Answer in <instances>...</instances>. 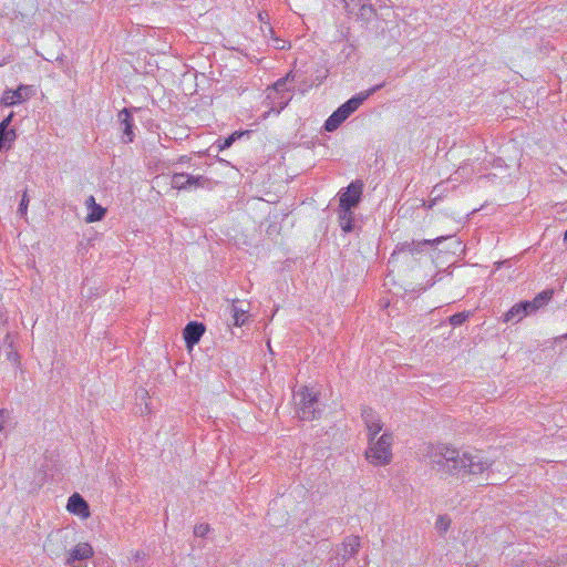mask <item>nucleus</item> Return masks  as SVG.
Segmentation results:
<instances>
[{"label":"nucleus","mask_w":567,"mask_h":567,"mask_svg":"<svg viewBox=\"0 0 567 567\" xmlns=\"http://www.w3.org/2000/svg\"><path fill=\"white\" fill-rule=\"evenodd\" d=\"M534 311L530 310V305L528 303V300L520 301L518 303H515L505 315H504V321L505 322H512L517 323L520 320H523L526 316L533 313Z\"/></svg>","instance_id":"obj_12"},{"label":"nucleus","mask_w":567,"mask_h":567,"mask_svg":"<svg viewBox=\"0 0 567 567\" xmlns=\"http://www.w3.org/2000/svg\"><path fill=\"white\" fill-rule=\"evenodd\" d=\"M27 86H20L16 91H6L2 97V101L6 105H14L24 100L23 91H27Z\"/></svg>","instance_id":"obj_21"},{"label":"nucleus","mask_w":567,"mask_h":567,"mask_svg":"<svg viewBox=\"0 0 567 567\" xmlns=\"http://www.w3.org/2000/svg\"><path fill=\"white\" fill-rule=\"evenodd\" d=\"M363 190V183L359 179L352 182L346 189L339 194V207L341 208H355L360 200Z\"/></svg>","instance_id":"obj_6"},{"label":"nucleus","mask_w":567,"mask_h":567,"mask_svg":"<svg viewBox=\"0 0 567 567\" xmlns=\"http://www.w3.org/2000/svg\"><path fill=\"white\" fill-rule=\"evenodd\" d=\"M66 508L70 513L87 518L90 516V508L86 501L78 493L71 495L68 499Z\"/></svg>","instance_id":"obj_13"},{"label":"nucleus","mask_w":567,"mask_h":567,"mask_svg":"<svg viewBox=\"0 0 567 567\" xmlns=\"http://www.w3.org/2000/svg\"><path fill=\"white\" fill-rule=\"evenodd\" d=\"M248 306L245 307V302L238 300V299H235L233 300L231 302V307H230V312H231V317H233V324L235 327H241L243 324H245L248 316Z\"/></svg>","instance_id":"obj_14"},{"label":"nucleus","mask_w":567,"mask_h":567,"mask_svg":"<svg viewBox=\"0 0 567 567\" xmlns=\"http://www.w3.org/2000/svg\"><path fill=\"white\" fill-rule=\"evenodd\" d=\"M299 78H300V75L298 72L290 71L285 78H280L279 80H277L274 83L272 90L276 91L277 93H284V92L288 91L287 82L299 81Z\"/></svg>","instance_id":"obj_22"},{"label":"nucleus","mask_w":567,"mask_h":567,"mask_svg":"<svg viewBox=\"0 0 567 567\" xmlns=\"http://www.w3.org/2000/svg\"><path fill=\"white\" fill-rule=\"evenodd\" d=\"M171 186L177 190H195L197 188H213L210 178L203 175H190L187 173H174L171 178Z\"/></svg>","instance_id":"obj_4"},{"label":"nucleus","mask_w":567,"mask_h":567,"mask_svg":"<svg viewBox=\"0 0 567 567\" xmlns=\"http://www.w3.org/2000/svg\"><path fill=\"white\" fill-rule=\"evenodd\" d=\"M206 328L205 324L197 321H190L183 330V337L188 349L197 344L203 337Z\"/></svg>","instance_id":"obj_10"},{"label":"nucleus","mask_w":567,"mask_h":567,"mask_svg":"<svg viewBox=\"0 0 567 567\" xmlns=\"http://www.w3.org/2000/svg\"><path fill=\"white\" fill-rule=\"evenodd\" d=\"M118 122L122 130V142L125 144L132 143L134 140V121L130 109H123L117 114Z\"/></svg>","instance_id":"obj_9"},{"label":"nucleus","mask_w":567,"mask_h":567,"mask_svg":"<svg viewBox=\"0 0 567 567\" xmlns=\"http://www.w3.org/2000/svg\"><path fill=\"white\" fill-rule=\"evenodd\" d=\"M361 416L368 430V439L375 437L383 427L381 417L371 408H363Z\"/></svg>","instance_id":"obj_8"},{"label":"nucleus","mask_w":567,"mask_h":567,"mask_svg":"<svg viewBox=\"0 0 567 567\" xmlns=\"http://www.w3.org/2000/svg\"><path fill=\"white\" fill-rule=\"evenodd\" d=\"M28 204H29V197H28L27 192H24L22 195L21 202L19 204V207H18V214L20 216H24L27 214Z\"/></svg>","instance_id":"obj_29"},{"label":"nucleus","mask_w":567,"mask_h":567,"mask_svg":"<svg viewBox=\"0 0 567 567\" xmlns=\"http://www.w3.org/2000/svg\"><path fill=\"white\" fill-rule=\"evenodd\" d=\"M264 14H266V13L265 12H259L258 18H259L260 21H264V19H265Z\"/></svg>","instance_id":"obj_33"},{"label":"nucleus","mask_w":567,"mask_h":567,"mask_svg":"<svg viewBox=\"0 0 567 567\" xmlns=\"http://www.w3.org/2000/svg\"><path fill=\"white\" fill-rule=\"evenodd\" d=\"M298 415L301 420L311 421L320 415L319 401L315 393L305 388L296 394Z\"/></svg>","instance_id":"obj_3"},{"label":"nucleus","mask_w":567,"mask_h":567,"mask_svg":"<svg viewBox=\"0 0 567 567\" xmlns=\"http://www.w3.org/2000/svg\"><path fill=\"white\" fill-rule=\"evenodd\" d=\"M468 318L465 312H458L450 317V323L454 327L461 326Z\"/></svg>","instance_id":"obj_27"},{"label":"nucleus","mask_w":567,"mask_h":567,"mask_svg":"<svg viewBox=\"0 0 567 567\" xmlns=\"http://www.w3.org/2000/svg\"><path fill=\"white\" fill-rule=\"evenodd\" d=\"M4 342H7L10 347V351L7 353V359L12 363L18 364L20 357L17 350L13 349L11 336L9 333L6 336Z\"/></svg>","instance_id":"obj_25"},{"label":"nucleus","mask_w":567,"mask_h":567,"mask_svg":"<svg viewBox=\"0 0 567 567\" xmlns=\"http://www.w3.org/2000/svg\"><path fill=\"white\" fill-rule=\"evenodd\" d=\"M369 447L365 451L367 460L374 466L386 465L392 461V443L391 433H383L380 437H370Z\"/></svg>","instance_id":"obj_2"},{"label":"nucleus","mask_w":567,"mask_h":567,"mask_svg":"<svg viewBox=\"0 0 567 567\" xmlns=\"http://www.w3.org/2000/svg\"><path fill=\"white\" fill-rule=\"evenodd\" d=\"M446 238L447 237L440 236L434 239L404 241L396 246L392 256L395 254H410L412 256H416L422 254L429 246H437Z\"/></svg>","instance_id":"obj_5"},{"label":"nucleus","mask_w":567,"mask_h":567,"mask_svg":"<svg viewBox=\"0 0 567 567\" xmlns=\"http://www.w3.org/2000/svg\"><path fill=\"white\" fill-rule=\"evenodd\" d=\"M564 239L567 241V230L565 231Z\"/></svg>","instance_id":"obj_36"},{"label":"nucleus","mask_w":567,"mask_h":567,"mask_svg":"<svg viewBox=\"0 0 567 567\" xmlns=\"http://www.w3.org/2000/svg\"><path fill=\"white\" fill-rule=\"evenodd\" d=\"M564 338H566V339H567V333L564 336Z\"/></svg>","instance_id":"obj_37"},{"label":"nucleus","mask_w":567,"mask_h":567,"mask_svg":"<svg viewBox=\"0 0 567 567\" xmlns=\"http://www.w3.org/2000/svg\"><path fill=\"white\" fill-rule=\"evenodd\" d=\"M249 132L248 131H245V132H234L233 134H230L229 136L225 137V138H219L217 140L216 142V146L218 148V151H224L226 148H229L234 142H236L237 140H239L240 137H243L244 135H248Z\"/></svg>","instance_id":"obj_23"},{"label":"nucleus","mask_w":567,"mask_h":567,"mask_svg":"<svg viewBox=\"0 0 567 567\" xmlns=\"http://www.w3.org/2000/svg\"><path fill=\"white\" fill-rule=\"evenodd\" d=\"M553 295L554 291L551 289L539 292L533 300H528L530 310L535 312L544 307L553 298Z\"/></svg>","instance_id":"obj_20"},{"label":"nucleus","mask_w":567,"mask_h":567,"mask_svg":"<svg viewBox=\"0 0 567 567\" xmlns=\"http://www.w3.org/2000/svg\"><path fill=\"white\" fill-rule=\"evenodd\" d=\"M85 205L87 206V208L90 209L91 207L97 205L95 203V198L93 196H89L85 200Z\"/></svg>","instance_id":"obj_32"},{"label":"nucleus","mask_w":567,"mask_h":567,"mask_svg":"<svg viewBox=\"0 0 567 567\" xmlns=\"http://www.w3.org/2000/svg\"><path fill=\"white\" fill-rule=\"evenodd\" d=\"M105 214H106V209L97 204L90 208V213L87 214L85 221L86 223L100 221L104 218Z\"/></svg>","instance_id":"obj_24"},{"label":"nucleus","mask_w":567,"mask_h":567,"mask_svg":"<svg viewBox=\"0 0 567 567\" xmlns=\"http://www.w3.org/2000/svg\"><path fill=\"white\" fill-rule=\"evenodd\" d=\"M384 86V83L377 84L369 89L368 91L360 92L355 95H353L351 99H349L347 102H344L342 105L339 106V109L347 115L348 117L354 113L365 100L369 99L373 93L379 91Z\"/></svg>","instance_id":"obj_7"},{"label":"nucleus","mask_w":567,"mask_h":567,"mask_svg":"<svg viewBox=\"0 0 567 567\" xmlns=\"http://www.w3.org/2000/svg\"><path fill=\"white\" fill-rule=\"evenodd\" d=\"M274 40V47L278 50H285L287 48V41L279 39V38H272Z\"/></svg>","instance_id":"obj_30"},{"label":"nucleus","mask_w":567,"mask_h":567,"mask_svg":"<svg viewBox=\"0 0 567 567\" xmlns=\"http://www.w3.org/2000/svg\"><path fill=\"white\" fill-rule=\"evenodd\" d=\"M290 100H291V97H290V96H289V97H284V96H281V97H280V101L278 102V104H279V109H280V110L285 109V107L288 105V103H289V101H290Z\"/></svg>","instance_id":"obj_31"},{"label":"nucleus","mask_w":567,"mask_h":567,"mask_svg":"<svg viewBox=\"0 0 567 567\" xmlns=\"http://www.w3.org/2000/svg\"><path fill=\"white\" fill-rule=\"evenodd\" d=\"M141 557H142L141 553H140V551H137V553L135 554V558H136V559H141Z\"/></svg>","instance_id":"obj_34"},{"label":"nucleus","mask_w":567,"mask_h":567,"mask_svg":"<svg viewBox=\"0 0 567 567\" xmlns=\"http://www.w3.org/2000/svg\"><path fill=\"white\" fill-rule=\"evenodd\" d=\"M93 556V548L89 543H80L69 551L65 565L76 567L75 561L86 560Z\"/></svg>","instance_id":"obj_11"},{"label":"nucleus","mask_w":567,"mask_h":567,"mask_svg":"<svg viewBox=\"0 0 567 567\" xmlns=\"http://www.w3.org/2000/svg\"><path fill=\"white\" fill-rule=\"evenodd\" d=\"M360 548V537L359 536H348L344 538L342 543V548L340 549V555L343 560H349L352 558Z\"/></svg>","instance_id":"obj_15"},{"label":"nucleus","mask_w":567,"mask_h":567,"mask_svg":"<svg viewBox=\"0 0 567 567\" xmlns=\"http://www.w3.org/2000/svg\"><path fill=\"white\" fill-rule=\"evenodd\" d=\"M339 225L346 233H350L353 229V208H341L338 210Z\"/></svg>","instance_id":"obj_17"},{"label":"nucleus","mask_w":567,"mask_h":567,"mask_svg":"<svg viewBox=\"0 0 567 567\" xmlns=\"http://www.w3.org/2000/svg\"><path fill=\"white\" fill-rule=\"evenodd\" d=\"M450 525H451V519L444 515L439 516L435 522V528L442 534L447 532V529L450 528Z\"/></svg>","instance_id":"obj_26"},{"label":"nucleus","mask_w":567,"mask_h":567,"mask_svg":"<svg viewBox=\"0 0 567 567\" xmlns=\"http://www.w3.org/2000/svg\"><path fill=\"white\" fill-rule=\"evenodd\" d=\"M343 2L346 10L350 14L355 13L357 9L360 11L361 17L372 13L373 11L372 7L362 3V0H343Z\"/></svg>","instance_id":"obj_19"},{"label":"nucleus","mask_w":567,"mask_h":567,"mask_svg":"<svg viewBox=\"0 0 567 567\" xmlns=\"http://www.w3.org/2000/svg\"><path fill=\"white\" fill-rule=\"evenodd\" d=\"M268 31H269V33H270L271 35L274 34V30H272V28H271L270 25H268Z\"/></svg>","instance_id":"obj_35"},{"label":"nucleus","mask_w":567,"mask_h":567,"mask_svg":"<svg viewBox=\"0 0 567 567\" xmlns=\"http://www.w3.org/2000/svg\"><path fill=\"white\" fill-rule=\"evenodd\" d=\"M10 121L11 115L0 123V151L7 146V142L9 143L8 147H10V143L17 137L16 131L8 128Z\"/></svg>","instance_id":"obj_16"},{"label":"nucleus","mask_w":567,"mask_h":567,"mask_svg":"<svg viewBox=\"0 0 567 567\" xmlns=\"http://www.w3.org/2000/svg\"><path fill=\"white\" fill-rule=\"evenodd\" d=\"M427 457L433 467L449 475H481L493 465L481 451H462L446 444L431 446Z\"/></svg>","instance_id":"obj_1"},{"label":"nucleus","mask_w":567,"mask_h":567,"mask_svg":"<svg viewBox=\"0 0 567 567\" xmlns=\"http://www.w3.org/2000/svg\"><path fill=\"white\" fill-rule=\"evenodd\" d=\"M210 530V527L208 524H198L194 527V535L196 537H205Z\"/></svg>","instance_id":"obj_28"},{"label":"nucleus","mask_w":567,"mask_h":567,"mask_svg":"<svg viewBox=\"0 0 567 567\" xmlns=\"http://www.w3.org/2000/svg\"><path fill=\"white\" fill-rule=\"evenodd\" d=\"M347 115L338 107L324 122V130L327 132L336 131L346 120Z\"/></svg>","instance_id":"obj_18"}]
</instances>
